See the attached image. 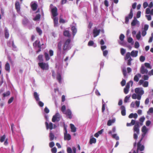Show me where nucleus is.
<instances>
[{"instance_id": "f257e3e1", "label": "nucleus", "mask_w": 153, "mask_h": 153, "mask_svg": "<svg viewBox=\"0 0 153 153\" xmlns=\"http://www.w3.org/2000/svg\"><path fill=\"white\" fill-rule=\"evenodd\" d=\"M135 93L133 94L132 95L133 99H137L138 100L141 99L142 96L144 94V91L142 88H137L135 89Z\"/></svg>"}, {"instance_id": "f03ea898", "label": "nucleus", "mask_w": 153, "mask_h": 153, "mask_svg": "<svg viewBox=\"0 0 153 153\" xmlns=\"http://www.w3.org/2000/svg\"><path fill=\"white\" fill-rule=\"evenodd\" d=\"M70 42L71 40L69 39L64 42L63 46V49L64 51H68L71 49Z\"/></svg>"}, {"instance_id": "7ed1b4c3", "label": "nucleus", "mask_w": 153, "mask_h": 153, "mask_svg": "<svg viewBox=\"0 0 153 153\" xmlns=\"http://www.w3.org/2000/svg\"><path fill=\"white\" fill-rule=\"evenodd\" d=\"M149 8H147L146 9V14H150L153 16V9L150 10V8L153 7V3L152 1L148 5Z\"/></svg>"}, {"instance_id": "20e7f679", "label": "nucleus", "mask_w": 153, "mask_h": 153, "mask_svg": "<svg viewBox=\"0 0 153 153\" xmlns=\"http://www.w3.org/2000/svg\"><path fill=\"white\" fill-rule=\"evenodd\" d=\"M50 8L51 9V13L53 16L52 18L56 17V16L58 14L57 8L55 7H53V5L51 4L50 6Z\"/></svg>"}, {"instance_id": "39448f33", "label": "nucleus", "mask_w": 153, "mask_h": 153, "mask_svg": "<svg viewBox=\"0 0 153 153\" xmlns=\"http://www.w3.org/2000/svg\"><path fill=\"white\" fill-rule=\"evenodd\" d=\"M38 65L40 68L43 70H47L49 68V65L47 63L41 62H39Z\"/></svg>"}, {"instance_id": "423d86ee", "label": "nucleus", "mask_w": 153, "mask_h": 153, "mask_svg": "<svg viewBox=\"0 0 153 153\" xmlns=\"http://www.w3.org/2000/svg\"><path fill=\"white\" fill-rule=\"evenodd\" d=\"M61 117V115L58 112H57L55 115L53 116L52 119V121L53 122L59 121L60 120Z\"/></svg>"}, {"instance_id": "0eeeda50", "label": "nucleus", "mask_w": 153, "mask_h": 153, "mask_svg": "<svg viewBox=\"0 0 153 153\" xmlns=\"http://www.w3.org/2000/svg\"><path fill=\"white\" fill-rule=\"evenodd\" d=\"M133 84V82L132 81H130L129 82L127 83L125 88L124 89V92L125 94H126L128 93L129 91L130 85H131L132 86Z\"/></svg>"}, {"instance_id": "6e6552de", "label": "nucleus", "mask_w": 153, "mask_h": 153, "mask_svg": "<svg viewBox=\"0 0 153 153\" xmlns=\"http://www.w3.org/2000/svg\"><path fill=\"white\" fill-rule=\"evenodd\" d=\"M135 25L138 27H139L140 25V22L136 18H134L131 23L132 28H133V27Z\"/></svg>"}, {"instance_id": "1a4fd4ad", "label": "nucleus", "mask_w": 153, "mask_h": 153, "mask_svg": "<svg viewBox=\"0 0 153 153\" xmlns=\"http://www.w3.org/2000/svg\"><path fill=\"white\" fill-rule=\"evenodd\" d=\"M134 133H136L137 134L139 133V122H136L134 126Z\"/></svg>"}, {"instance_id": "9d476101", "label": "nucleus", "mask_w": 153, "mask_h": 153, "mask_svg": "<svg viewBox=\"0 0 153 153\" xmlns=\"http://www.w3.org/2000/svg\"><path fill=\"white\" fill-rule=\"evenodd\" d=\"M132 12V10L131 9L130 10V13L129 14L128 16L126 17L125 23L126 24H127L128 23L129 19H131L132 18L133 16Z\"/></svg>"}, {"instance_id": "9b49d317", "label": "nucleus", "mask_w": 153, "mask_h": 153, "mask_svg": "<svg viewBox=\"0 0 153 153\" xmlns=\"http://www.w3.org/2000/svg\"><path fill=\"white\" fill-rule=\"evenodd\" d=\"M100 30L97 29V28H95L93 30L94 37H95L98 36L100 32Z\"/></svg>"}, {"instance_id": "f8f14e48", "label": "nucleus", "mask_w": 153, "mask_h": 153, "mask_svg": "<svg viewBox=\"0 0 153 153\" xmlns=\"http://www.w3.org/2000/svg\"><path fill=\"white\" fill-rule=\"evenodd\" d=\"M7 45L8 46L10 47H12L13 50H15L16 47L15 45H14L13 41L12 40H11L8 42L7 43Z\"/></svg>"}, {"instance_id": "ddd939ff", "label": "nucleus", "mask_w": 153, "mask_h": 153, "mask_svg": "<svg viewBox=\"0 0 153 153\" xmlns=\"http://www.w3.org/2000/svg\"><path fill=\"white\" fill-rule=\"evenodd\" d=\"M140 142H139L137 143V152H138V150L142 151L144 150V146L143 145H142L140 144Z\"/></svg>"}, {"instance_id": "4468645a", "label": "nucleus", "mask_w": 153, "mask_h": 153, "mask_svg": "<svg viewBox=\"0 0 153 153\" xmlns=\"http://www.w3.org/2000/svg\"><path fill=\"white\" fill-rule=\"evenodd\" d=\"M140 72L142 74H147L148 72V71L144 65H142L140 69Z\"/></svg>"}, {"instance_id": "2eb2a0df", "label": "nucleus", "mask_w": 153, "mask_h": 153, "mask_svg": "<svg viewBox=\"0 0 153 153\" xmlns=\"http://www.w3.org/2000/svg\"><path fill=\"white\" fill-rule=\"evenodd\" d=\"M45 124L47 129H49L52 130L53 128V124L52 123L50 122L48 123V122H46Z\"/></svg>"}, {"instance_id": "dca6fc26", "label": "nucleus", "mask_w": 153, "mask_h": 153, "mask_svg": "<svg viewBox=\"0 0 153 153\" xmlns=\"http://www.w3.org/2000/svg\"><path fill=\"white\" fill-rule=\"evenodd\" d=\"M33 45L35 47H38L39 48H43L42 46L44 45L43 44L41 45L40 42L38 41H36L33 43Z\"/></svg>"}, {"instance_id": "f3484780", "label": "nucleus", "mask_w": 153, "mask_h": 153, "mask_svg": "<svg viewBox=\"0 0 153 153\" xmlns=\"http://www.w3.org/2000/svg\"><path fill=\"white\" fill-rule=\"evenodd\" d=\"M71 139V135L67 133H64V139L65 140H69Z\"/></svg>"}, {"instance_id": "a211bd4d", "label": "nucleus", "mask_w": 153, "mask_h": 153, "mask_svg": "<svg viewBox=\"0 0 153 153\" xmlns=\"http://www.w3.org/2000/svg\"><path fill=\"white\" fill-rule=\"evenodd\" d=\"M15 7L17 12L19 13H20V6L19 2L18 1H16L15 3Z\"/></svg>"}, {"instance_id": "6ab92c4d", "label": "nucleus", "mask_w": 153, "mask_h": 153, "mask_svg": "<svg viewBox=\"0 0 153 153\" xmlns=\"http://www.w3.org/2000/svg\"><path fill=\"white\" fill-rule=\"evenodd\" d=\"M64 113L66 114L69 118L71 119L72 117L71 112L70 109H67Z\"/></svg>"}, {"instance_id": "aec40b11", "label": "nucleus", "mask_w": 153, "mask_h": 153, "mask_svg": "<svg viewBox=\"0 0 153 153\" xmlns=\"http://www.w3.org/2000/svg\"><path fill=\"white\" fill-rule=\"evenodd\" d=\"M31 6L32 8V9L33 10H36L37 5L36 3L35 2H32L31 4Z\"/></svg>"}, {"instance_id": "412c9836", "label": "nucleus", "mask_w": 153, "mask_h": 153, "mask_svg": "<svg viewBox=\"0 0 153 153\" xmlns=\"http://www.w3.org/2000/svg\"><path fill=\"white\" fill-rule=\"evenodd\" d=\"M53 20L54 26L57 27L58 26V18L57 17H55V18H52Z\"/></svg>"}, {"instance_id": "4be33fe9", "label": "nucleus", "mask_w": 153, "mask_h": 153, "mask_svg": "<svg viewBox=\"0 0 153 153\" xmlns=\"http://www.w3.org/2000/svg\"><path fill=\"white\" fill-rule=\"evenodd\" d=\"M141 131L143 133L146 134L149 129L145 126H144L142 128Z\"/></svg>"}, {"instance_id": "5701e85b", "label": "nucleus", "mask_w": 153, "mask_h": 153, "mask_svg": "<svg viewBox=\"0 0 153 153\" xmlns=\"http://www.w3.org/2000/svg\"><path fill=\"white\" fill-rule=\"evenodd\" d=\"M138 51H132L130 53L131 56L133 57H136L137 56Z\"/></svg>"}, {"instance_id": "b1692460", "label": "nucleus", "mask_w": 153, "mask_h": 153, "mask_svg": "<svg viewBox=\"0 0 153 153\" xmlns=\"http://www.w3.org/2000/svg\"><path fill=\"white\" fill-rule=\"evenodd\" d=\"M141 77V75L140 74H138L135 76H134V80L136 82L138 81L139 78Z\"/></svg>"}, {"instance_id": "393cba45", "label": "nucleus", "mask_w": 153, "mask_h": 153, "mask_svg": "<svg viewBox=\"0 0 153 153\" xmlns=\"http://www.w3.org/2000/svg\"><path fill=\"white\" fill-rule=\"evenodd\" d=\"M121 114L123 116H125L126 114L125 107L124 106H122L121 107Z\"/></svg>"}, {"instance_id": "a878e982", "label": "nucleus", "mask_w": 153, "mask_h": 153, "mask_svg": "<svg viewBox=\"0 0 153 153\" xmlns=\"http://www.w3.org/2000/svg\"><path fill=\"white\" fill-rule=\"evenodd\" d=\"M34 97L36 101L39 100V95L36 92H34L33 94Z\"/></svg>"}, {"instance_id": "bb28decb", "label": "nucleus", "mask_w": 153, "mask_h": 153, "mask_svg": "<svg viewBox=\"0 0 153 153\" xmlns=\"http://www.w3.org/2000/svg\"><path fill=\"white\" fill-rule=\"evenodd\" d=\"M5 70L8 72H9L10 71V65L8 63V62H6L5 65Z\"/></svg>"}, {"instance_id": "cd10ccee", "label": "nucleus", "mask_w": 153, "mask_h": 153, "mask_svg": "<svg viewBox=\"0 0 153 153\" xmlns=\"http://www.w3.org/2000/svg\"><path fill=\"white\" fill-rule=\"evenodd\" d=\"M115 121V118L110 120L108 121L107 124L108 126H110L111 125L112 123H114Z\"/></svg>"}, {"instance_id": "c85d7f7f", "label": "nucleus", "mask_w": 153, "mask_h": 153, "mask_svg": "<svg viewBox=\"0 0 153 153\" xmlns=\"http://www.w3.org/2000/svg\"><path fill=\"white\" fill-rule=\"evenodd\" d=\"M70 126L71 132H75L76 131V128L72 124H71Z\"/></svg>"}, {"instance_id": "c756f323", "label": "nucleus", "mask_w": 153, "mask_h": 153, "mask_svg": "<svg viewBox=\"0 0 153 153\" xmlns=\"http://www.w3.org/2000/svg\"><path fill=\"white\" fill-rule=\"evenodd\" d=\"M64 35L65 36L70 38L71 36V34L69 31L67 30H65L64 32Z\"/></svg>"}, {"instance_id": "7c9ffc66", "label": "nucleus", "mask_w": 153, "mask_h": 153, "mask_svg": "<svg viewBox=\"0 0 153 153\" xmlns=\"http://www.w3.org/2000/svg\"><path fill=\"white\" fill-rule=\"evenodd\" d=\"M71 30L72 31L73 34L74 36L77 32V29L74 26H73L71 27Z\"/></svg>"}, {"instance_id": "2f4dec72", "label": "nucleus", "mask_w": 153, "mask_h": 153, "mask_svg": "<svg viewBox=\"0 0 153 153\" xmlns=\"http://www.w3.org/2000/svg\"><path fill=\"white\" fill-rule=\"evenodd\" d=\"M88 46H93L94 47H96L97 46V45L94 44V42L92 41H90L88 43Z\"/></svg>"}, {"instance_id": "473e14b6", "label": "nucleus", "mask_w": 153, "mask_h": 153, "mask_svg": "<svg viewBox=\"0 0 153 153\" xmlns=\"http://www.w3.org/2000/svg\"><path fill=\"white\" fill-rule=\"evenodd\" d=\"M131 56L130 53L129 52H127L126 53V56L125 57V60H126L130 59V58H131Z\"/></svg>"}, {"instance_id": "72a5a7b5", "label": "nucleus", "mask_w": 153, "mask_h": 153, "mask_svg": "<svg viewBox=\"0 0 153 153\" xmlns=\"http://www.w3.org/2000/svg\"><path fill=\"white\" fill-rule=\"evenodd\" d=\"M56 79L59 83H61V76L60 74L58 73L57 75Z\"/></svg>"}, {"instance_id": "f704fd0d", "label": "nucleus", "mask_w": 153, "mask_h": 153, "mask_svg": "<svg viewBox=\"0 0 153 153\" xmlns=\"http://www.w3.org/2000/svg\"><path fill=\"white\" fill-rule=\"evenodd\" d=\"M96 139L94 137H93L90 139L89 142H90V144H91L92 143H96Z\"/></svg>"}, {"instance_id": "c9c22d12", "label": "nucleus", "mask_w": 153, "mask_h": 153, "mask_svg": "<svg viewBox=\"0 0 153 153\" xmlns=\"http://www.w3.org/2000/svg\"><path fill=\"white\" fill-rule=\"evenodd\" d=\"M111 136L113 138L115 139L116 140H118L119 139V136L116 134H111Z\"/></svg>"}, {"instance_id": "e433bc0d", "label": "nucleus", "mask_w": 153, "mask_h": 153, "mask_svg": "<svg viewBox=\"0 0 153 153\" xmlns=\"http://www.w3.org/2000/svg\"><path fill=\"white\" fill-rule=\"evenodd\" d=\"M131 97L130 95H128L127 96H126L125 97V98L124 100V102L126 103L128 101V100H129L130 97Z\"/></svg>"}, {"instance_id": "4c0bfd02", "label": "nucleus", "mask_w": 153, "mask_h": 153, "mask_svg": "<svg viewBox=\"0 0 153 153\" xmlns=\"http://www.w3.org/2000/svg\"><path fill=\"white\" fill-rule=\"evenodd\" d=\"M44 55L46 60V61L49 60L50 59V57L48 54L47 53L45 52L44 53Z\"/></svg>"}, {"instance_id": "58836bf2", "label": "nucleus", "mask_w": 153, "mask_h": 153, "mask_svg": "<svg viewBox=\"0 0 153 153\" xmlns=\"http://www.w3.org/2000/svg\"><path fill=\"white\" fill-rule=\"evenodd\" d=\"M141 33L140 31H139L136 35V38L138 40H139L141 38Z\"/></svg>"}, {"instance_id": "ea45409f", "label": "nucleus", "mask_w": 153, "mask_h": 153, "mask_svg": "<svg viewBox=\"0 0 153 153\" xmlns=\"http://www.w3.org/2000/svg\"><path fill=\"white\" fill-rule=\"evenodd\" d=\"M49 137L50 140H52L54 138V135L51 132L50 133Z\"/></svg>"}, {"instance_id": "a19ab883", "label": "nucleus", "mask_w": 153, "mask_h": 153, "mask_svg": "<svg viewBox=\"0 0 153 153\" xmlns=\"http://www.w3.org/2000/svg\"><path fill=\"white\" fill-rule=\"evenodd\" d=\"M145 67L148 68H149L150 69H151L152 68V67L151 66L150 64L148 63H145L144 64V65Z\"/></svg>"}, {"instance_id": "79ce46f5", "label": "nucleus", "mask_w": 153, "mask_h": 153, "mask_svg": "<svg viewBox=\"0 0 153 153\" xmlns=\"http://www.w3.org/2000/svg\"><path fill=\"white\" fill-rule=\"evenodd\" d=\"M38 59L39 60L40 62H43V56L42 55H40L38 56Z\"/></svg>"}, {"instance_id": "37998d69", "label": "nucleus", "mask_w": 153, "mask_h": 153, "mask_svg": "<svg viewBox=\"0 0 153 153\" xmlns=\"http://www.w3.org/2000/svg\"><path fill=\"white\" fill-rule=\"evenodd\" d=\"M5 36L6 38H8L9 36V34L7 28H5Z\"/></svg>"}, {"instance_id": "c03bdc74", "label": "nucleus", "mask_w": 153, "mask_h": 153, "mask_svg": "<svg viewBox=\"0 0 153 153\" xmlns=\"http://www.w3.org/2000/svg\"><path fill=\"white\" fill-rule=\"evenodd\" d=\"M40 18V15L39 14H37L36 17L33 19L34 21H37L39 20Z\"/></svg>"}, {"instance_id": "a18cd8bd", "label": "nucleus", "mask_w": 153, "mask_h": 153, "mask_svg": "<svg viewBox=\"0 0 153 153\" xmlns=\"http://www.w3.org/2000/svg\"><path fill=\"white\" fill-rule=\"evenodd\" d=\"M126 52V50L123 48H121L120 49V52L122 55H123Z\"/></svg>"}, {"instance_id": "49530a36", "label": "nucleus", "mask_w": 153, "mask_h": 153, "mask_svg": "<svg viewBox=\"0 0 153 153\" xmlns=\"http://www.w3.org/2000/svg\"><path fill=\"white\" fill-rule=\"evenodd\" d=\"M28 22V21L27 19L26 18H25L23 20L22 23L24 25H26L27 23Z\"/></svg>"}, {"instance_id": "de8ad7c7", "label": "nucleus", "mask_w": 153, "mask_h": 153, "mask_svg": "<svg viewBox=\"0 0 153 153\" xmlns=\"http://www.w3.org/2000/svg\"><path fill=\"white\" fill-rule=\"evenodd\" d=\"M36 30L39 35H41L42 34V31L39 28L37 27L36 28Z\"/></svg>"}, {"instance_id": "09e8293b", "label": "nucleus", "mask_w": 153, "mask_h": 153, "mask_svg": "<svg viewBox=\"0 0 153 153\" xmlns=\"http://www.w3.org/2000/svg\"><path fill=\"white\" fill-rule=\"evenodd\" d=\"M148 81H145L143 84V86L145 87H146L148 86Z\"/></svg>"}, {"instance_id": "8fccbe9b", "label": "nucleus", "mask_w": 153, "mask_h": 153, "mask_svg": "<svg viewBox=\"0 0 153 153\" xmlns=\"http://www.w3.org/2000/svg\"><path fill=\"white\" fill-rule=\"evenodd\" d=\"M65 105H63L61 107V110L64 113L66 111L65 110Z\"/></svg>"}, {"instance_id": "3c124183", "label": "nucleus", "mask_w": 153, "mask_h": 153, "mask_svg": "<svg viewBox=\"0 0 153 153\" xmlns=\"http://www.w3.org/2000/svg\"><path fill=\"white\" fill-rule=\"evenodd\" d=\"M108 53V51L107 50H105L103 51V55L105 57L106 56Z\"/></svg>"}, {"instance_id": "603ef678", "label": "nucleus", "mask_w": 153, "mask_h": 153, "mask_svg": "<svg viewBox=\"0 0 153 153\" xmlns=\"http://www.w3.org/2000/svg\"><path fill=\"white\" fill-rule=\"evenodd\" d=\"M67 151L68 153H72V149L70 147H68L67 148Z\"/></svg>"}, {"instance_id": "864d4df0", "label": "nucleus", "mask_w": 153, "mask_h": 153, "mask_svg": "<svg viewBox=\"0 0 153 153\" xmlns=\"http://www.w3.org/2000/svg\"><path fill=\"white\" fill-rule=\"evenodd\" d=\"M145 60V57L144 56H141L140 58V60L141 62H143Z\"/></svg>"}, {"instance_id": "5fc2aeb1", "label": "nucleus", "mask_w": 153, "mask_h": 153, "mask_svg": "<svg viewBox=\"0 0 153 153\" xmlns=\"http://www.w3.org/2000/svg\"><path fill=\"white\" fill-rule=\"evenodd\" d=\"M127 64L128 65H131V61L132 60V58L127 59Z\"/></svg>"}, {"instance_id": "6e6d98bb", "label": "nucleus", "mask_w": 153, "mask_h": 153, "mask_svg": "<svg viewBox=\"0 0 153 153\" xmlns=\"http://www.w3.org/2000/svg\"><path fill=\"white\" fill-rule=\"evenodd\" d=\"M124 37H125V36H124V35L122 34H121L120 35L119 38L121 41H123L124 40Z\"/></svg>"}, {"instance_id": "4d7b16f0", "label": "nucleus", "mask_w": 153, "mask_h": 153, "mask_svg": "<svg viewBox=\"0 0 153 153\" xmlns=\"http://www.w3.org/2000/svg\"><path fill=\"white\" fill-rule=\"evenodd\" d=\"M38 101V105H39V106H40V107H43L44 105V103L43 102H42L41 101H39H39Z\"/></svg>"}, {"instance_id": "13d9d810", "label": "nucleus", "mask_w": 153, "mask_h": 153, "mask_svg": "<svg viewBox=\"0 0 153 153\" xmlns=\"http://www.w3.org/2000/svg\"><path fill=\"white\" fill-rule=\"evenodd\" d=\"M122 71L124 76H126V69L125 68H123L122 69Z\"/></svg>"}, {"instance_id": "bf43d9fd", "label": "nucleus", "mask_w": 153, "mask_h": 153, "mask_svg": "<svg viewBox=\"0 0 153 153\" xmlns=\"http://www.w3.org/2000/svg\"><path fill=\"white\" fill-rule=\"evenodd\" d=\"M61 47L62 43L61 42H60L59 43L58 45V48L60 51H61Z\"/></svg>"}, {"instance_id": "052dcab7", "label": "nucleus", "mask_w": 153, "mask_h": 153, "mask_svg": "<svg viewBox=\"0 0 153 153\" xmlns=\"http://www.w3.org/2000/svg\"><path fill=\"white\" fill-rule=\"evenodd\" d=\"M102 111L103 112L105 110V104L104 103V102L103 100H102Z\"/></svg>"}, {"instance_id": "680f3d73", "label": "nucleus", "mask_w": 153, "mask_h": 153, "mask_svg": "<svg viewBox=\"0 0 153 153\" xmlns=\"http://www.w3.org/2000/svg\"><path fill=\"white\" fill-rule=\"evenodd\" d=\"M67 22L66 20H65L62 18H60L59 19V22L61 23H64Z\"/></svg>"}, {"instance_id": "e2e57ef3", "label": "nucleus", "mask_w": 153, "mask_h": 153, "mask_svg": "<svg viewBox=\"0 0 153 153\" xmlns=\"http://www.w3.org/2000/svg\"><path fill=\"white\" fill-rule=\"evenodd\" d=\"M134 46H135V48H137L139 47V44L138 42H135Z\"/></svg>"}, {"instance_id": "0e129e2a", "label": "nucleus", "mask_w": 153, "mask_h": 153, "mask_svg": "<svg viewBox=\"0 0 153 153\" xmlns=\"http://www.w3.org/2000/svg\"><path fill=\"white\" fill-rule=\"evenodd\" d=\"M146 134H144V133H143L142 134V135H141V138L139 141V142H141V141L143 140V139L144 138V137H145V136H146Z\"/></svg>"}, {"instance_id": "69168bd1", "label": "nucleus", "mask_w": 153, "mask_h": 153, "mask_svg": "<svg viewBox=\"0 0 153 153\" xmlns=\"http://www.w3.org/2000/svg\"><path fill=\"white\" fill-rule=\"evenodd\" d=\"M10 94V92L8 91L6 92V93H4L3 94V96L5 97L6 96H8Z\"/></svg>"}, {"instance_id": "338daca9", "label": "nucleus", "mask_w": 153, "mask_h": 153, "mask_svg": "<svg viewBox=\"0 0 153 153\" xmlns=\"http://www.w3.org/2000/svg\"><path fill=\"white\" fill-rule=\"evenodd\" d=\"M51 152L53 153H56L57 152V149L56 147H54L51 149Z\"/></svg>"}, {"instance_id": "774afa93", "label": "nucleus", "mask_w": 153, "mask_h": 153, "mask_svg": "<svg viewBox=\"0 0 153 153\" xmlns=\"http://www.w3.org/2000/svg\"><path fill=\"white\" fill-rule=\"evenodd\" d=\"M153 112V108H150L149 111L147 112L148 114H149V113H152Z\"/></svg>"}]
</instances>
